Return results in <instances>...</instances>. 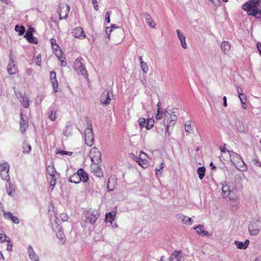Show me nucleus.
<instances>
[{
	"instance_id": "nucleus-1",
	"label": "nucleus",
	"mask_w": 261,
	"mask_h": 261,
	"mask_svg": "<svg viewBox=\"0 0 261 261\" xmlns=\"http://www.w3.org/2000/svg\"><path fill=\"white\" fill-rule=\"evenodd\" d=\"M242 9L246 11L248 15L256 18H260L261 16V0L248 1L243 5Z\"/></svg>"
},
{
	"instance_id": "nucleus-2",
	"label": "nucleus",
	"mask_w": 261,
	"mask_h": 261,
	"mask_svg": "<svg viewBox=\"0 0 261 261\" xmlns=\"http://www.w3.org/2000/svg\"><path fill=\"white\" fill-rule=\"evenodd\" d=\"M227 152L231 162L239 170L247 171V167L239 154L232 151L227 150Z\"/></svg>"
},
{
	"instance_id": "nucleus-3",
	"label": "nucleus",
	"mask_w": 261,
	"mask_h": 261,
	"mask_svg": "<svg viewBox=\"0 0 261 261\" xmlns=\"http://www.w3.org/2000/svg\"><path fill=\"white\" fill-rule=\"evenodd\" d=\"M222 196L223 198L227 199L229 201H235L237 196L234 192L231 190L229 186L226 183H222Z\"/></svg>"
},
{
	"instance_id": "nucleus-4",
	"label": "nucleus",
	"mask_w": 261,
	"mask_h": 261,
	"mask_svg": "<svg viewBox=\"0 0 261 261\" xmlns=\"http://www.w3.org/2000/svg\"><path fill=\"white\" fill-rule=\"evenodd\" d=\"M85 144L91 147L94 143V137L92 132V128L91 124H88L85 131Z\"/></svg>"
},
{
	"instance_id": "nucleus-5",
	"label": "nucleus",
	"mask_w": 261,
	"mask_h": 261,
	"mask_svg": "<svg viewBox=\"0 0 261 261\" xmlns=\"http://www.w3.org/2000/svg\"><path fill=\"white\" fill-rule=\"evenodd\" d=\"M9 169L10 165L8 163H0V176L3 180H6L7 181H9Z\"/></svg>"
},
{
	"instance_id": "nucleus-6",
	"label": "nucleus",
	"mask_w": 261,
	"mask_h": 261,
	"mask_svg": "<svg viewBox=\"0 0 261 261\" xmlns=\"http://www.w3.org/2000/svg\"><path fill=\"white\" fill-rule=\"evenodd\" d=\"M82 58H77L75 60L73 63V68L79 73H81L83 76L86 77L88 76L87 70L82 62Z\"/></svg>"
},
{
	"instance_id": "nucleus-7",
	"label": "nucleus",
	"mask_w": 261,
	"mask_h": 261,
	"mask_svg": "<svg viewBox=\"0 0 261 261\" xmlns=\"http://www.w3.org/2000/svg\"><path fill=\"white\" fill-rule=\"evenodd\" d=\"M260 228V221L257 219H253L250 222L248 229L251 235H256L258 233Z\"/></svg>"
},
{
	"instance_id": "nucleus-8",
	"label": "nucleus",
	"mask_w": 261,
	"mask_h": 261,
	"mask_svg": "<svg viewBox=\"0 0 261 261\" xmlns=\"http://www.w3.org/2000/svg\"><path fill=\"white\" fill-rule=\"evenodd\" d=\"M113 40L115 44H120L124 39V31L121 28L112 33Z\"/></svg>"
},
{
	"instance_id": "nucleus-9",
	"label": "nucleus",
	"mask_w": 261,
	"mask_h": 261,
	"mask_svg": "<svg viewBox=\"0 0 261 261\" xmlns=\"http://www.w3.org/2000/svg\"><path fill=\"white\" fill-rule=\"evenodd\" d=\"M101 153L96 147L92 148L89 153V157L92 163L98 164L101 160Z\"/></svg>"
},
{
	"instance_id": "nucleus-10",
	"label": "nucleus",
	"mask_w": 261,
	"mask_h": 261,
	"mask_svg": "<svg viewBox=\"0 0 261 261\" xmlns=\"http://www.w3.org/2000/svg\"><path fill=\"white\" fill-rule=\"evenodd\" d=\"M138 123L141 128H143L145 125V128L147 130L150 129L153 127L154 124V119L152 118H148L146 120L144 118L141 117L138 119Z\"/></svg>"
},
{
	"instance_id": "nucleus-11",
	"label": "nucleus",
	"mask_w": 261,
	"mask_h": 261,
	"mask_svg": "<svg viewBox=\"0 0 261 261\" xmlns=\"http://www.w3.org/2000/svg\"><path fill=\"white\" fill-rule=\"evenodd\" d=\"M84 216L85 217L84 222L85 223H89L92 225H94L98 219L97 214L91 211L85 212L84 213Z\"/></svg>"
},
{
	"instance_id": "nucleus-12",
	"label": "nucleus",
	"mask_w": 261,
	"mask_h": 261,
	"mask_svg": "<svg viewBox=\"0 0 261 261\" xmlns=\"http://www.w3.org/2000/svg\"><path fill=\"white\" fill-rule=\"evenodd\" d=\"M70 10V7L66 4H61L59 6V13L60 19H66Z\"/></svg>"
},
{
	"instance_id": "nucleus-13",
	"label": "nucleus",
	"mask_w": 261,
	"mask_h": 261,
	"mask_svg": "<svg viewBox=\"0 0 261 261\" xmlns=\"http://www.w3.org/2000/svg\"><path fill=\"white\" fill-rule=\"evenodd\" d=\"M146 157V154L142 151L140 153L139 156H135L134 160L139 164L140 166L144 168H145L148 166Z\"/></svg>"
},
{
	"instance_id": "nucleus-14",
	"label": "nucleus",
	"mask_w": 261,
	"mask_h": 261,
	"mask_svg": "<svg viewBox=\"0 0 261 261\" xmlns=\"http://www.w3.org/2000/svg\"><path fill=\"white\" fill-rule=\"evenodd\" d=\"M47 173L51 177V179L50 182V186L52 187V189L55 187L56 184V178L55 177V174L56 171L52 165H48L47 166Z\"/></svg>"
},
{
	"instance_id": "nucleus-15",
	"label": "nucleus",
	"mask_w": 261,
	"mask_h": 261,
	"mask_svg": "<svg viewBox=\"0 0 261 261\" xmlns=\"http://www.w3.org/2000/svg\"><path fill=\"white\" fill-rule=\"evenodd\" d=\"M160 261H163L162 256ZM168 261H184V258L182 255L181 251H175L172 253Z\"/></svg>"
},
{
	"instance_id": "nucleus-16",
	"label": "nucleus",
	"mask_w": 261,
	"mask_h": 261,
	"mask_svg": "<svg viewBox=\"0 0 261 261\" xmlns=\"http://www.w3.org/2000/svg\"><path fill=\"white\" fill-rule=\"evenodd\" d=\"M10 60L8 66V71L10 74H14L17 72V67L13 64L14 61L12 57V50L10 51V55L9 57Z\"/></svg>"
},
{
	"instance_id": "nucleus-17",
	"label": "nucleus",
	"mask_w": 261,
	"mask_h": 261,
	"mask_svg": "<svg viewBox=\"0 0 261 261\" xmlns=\"http://www.w3.org/2000/svg\"><path fill=\"white\" fill-rule=\"evenodd\" d=\"M176 218L178 221L181 222L182 223L186 225H191L193 223V221L191 218L185 216L181 214H177L176 216Z\"/></svg>"
},
{
	"instance_id": "nucleus-18",
	"label": "nucleus",
	"mask_w": 261,
	"mask_h": 261,
	"mask_svg": "<svg viewBox=\"0 0 261 261\" xmlns=\"http://www.w3.org/2000/svg\"><path fill=\"white\" fill-rule=\"evenodd\" d=\"M100 100L103 105H108L111 101V98L109 95V92L108 90H105L102 93Z\"/></svg>"
},
{
	"instance_id": "nucleus-19",
	"label": "nucleus",
	"mask_w": 261,
	"mask_h": 261,
	"mask_svg": "<svg viewBox=\"0 0 261 261\" xmlns=\"http://www.w3.org/2000/svg\"><path fill=\"white\" fill-rule=\"evenodd\" d=\"M28 127V119H24L22 113H20V130L22 133H24Z\"/></svg>"
},
{
	"instance_id": "nucleus-20",
	"label": "nucleus",
	"mask_w": 261,
	"mask_h": 261,
	"mask_svg": "<svg viewBox=\"0 0 261 261\" xmlns=\"http://www.w3.org/2000/svg\"><path fill=\"white\" fill-rule=\"evenodd\" d=\"M72 35L80 39H83L86 37L83 30L81 27H77L74 29L72 32Z\"/></svg>"
},
{
	"instance_id": "nucleus-21",
	"label": "nucleus",
	"mask_w": 261,
	"mask_h": 261,
	"mask_svg": "<svg viewBox=\"0 0 261 261\" xmlns=\"http://www.w3.org/2000/svg\"><path fill=\"white\" fill-rule=\"evenodd\" d=\"M176 33L177 35V37L180 42L181 45L182 47L184 49H187L188 46L186 41V36L185 34L182 33L179 30H176Z\"/></svg>"
},
{
	"instance_id": "nucleus-22",
	"label": "nucleus",
	"mask_w": 261,
	"mask_h": 261,
	"mask_svg": "<svg viewBox=\"0 0 261 261\" xmlns=\"http://www.w3.org/2000/svg\"><path fill=\"white\" fill-rule=\"evenodd\" d=\"M235 127L236 129L241 133H246L247 127L245 124L241 121H236L235 122Z\"/></svg>"
},
{
	"instance_id": "nucleus-23",
	"label": "nucleus",
	"mask_w": 261,
	"mask_h": 261,
	"mask_svg": "<svg viewBox=\"0 0 261 261\" xmlns=\"http://www.w3.org/2000/svg\"><path fill=\"white\" fill-rule=\"evenodd\" d=\"M17 97L19 99V101L22 106L25 108H28L29 107V98L26 96H19V94H16Z\"/></svg>"
},
{
	"instance_id": "nucleus-24",
	"label": "nucleus",
	"mask_w": 261,
	"mask_h": 261,
	"mask_svg": "<svg viewBox=\"0 0 261 261\" xmlns=\"http://www.w3.org/2000/svg\"><path fill=\"white\" fill-rule=\"evenodd\" d=\"M76 173L80 177V182H86L88 180V175L83 169H80Z\"/></svg>"
},
{
	"instance_id": "nucleus-25",
	"label": "nucleus",
	"mask_w": 261,
	"mask_h": 261,
	"mask_svg": "<svg viewBox=\"0 0 261 261\" xmlns=\"http://www.w3.org/2000/svg\"><path fill=\"white\" fill-rule=\"evenodd\" d=\"M164 115L165 116V119H166L167 121H169V123H171L172 122H175L176 120V116L175 115H172L166 109L164 110Z\"/></svg>"
},
{
	"instance_id": "nucleus-26",
	"label": "nucleus",
	"mask_w": 261,
	"mask_h": 261,
	"mask_svg": "<svg viewBox=\"0 0 261 261\" xmlns=\"http://www.w3.org/2000/svg\"><path fill=\"white\" fill-rule=\"evenodd\" d=\"M197 233L200 236L204 237L209 235V233L204 229V226L202 225H199L194 227Z\"/></svg>"
},
{
	"instance_id": "nucleus-27",
	"label": "nucleus",
	"mask_w": 261,
	"mask_h": 261,
	"mask_svg": "<svg viewBox=\"0 0 261 261\" xmlns=\"http://www.w3.org/2000/svg\"><path fill=\"white\" fill-rule=\"evenodd\" d=\"M55 50L56 51L55 54L58 57V59L60 61L61 65L62 66H65L66 65V62L65 61V58L62 55V51L58 49Z\"/></svg>"
},
{
	"instance_id": "nucleus-28",
	"label": "nucleus",
	"mask_w": 261,
	"mask_h": 261,
	"mask_svg": "<svg viewBox=\"0 0 261 261\" xmlns=\"http://www.w3.org/2000/svg\"><path fill=\"white\" fill-rule=\"evenodd\" d=\"M118 28H119V27L116 26V24H113L110 27H107L106 29V34L107 35V38L108 40V41L111 40V34L112 32L115 31V29L118 30Z\"/></svg>"
},
{
	"instance_id": "nucleus-29",
	"label": "nucleus",
	"mask_w": 261,
	"mask_h": 261,
	"mask_svg": "<svg viewBox=\"0 0 261 261\" xmlns=\"http://www.w3.org/2000/svg\"><path fill=\"white\" fill-rule=\"evenodd\" d=\"M221 48L224 54L228 55L230 49V44L227 41H223L221 43Z\"/></svg>"
},
{
	"instance_id": "nucleus-30",
	"label": "nucleus",
	"mask_w": 261,
	"mask_h": 261,
	"mask_svg": "<svg viewBox=\"0 0 261 261\" xmlns=\"http://www.w3.org/2000/svg\"><path fill=\"white\" fill-rule=\"evenodd\" d=\"M28 253L30 257L32 259H34L35 261H39V258L37 255L34 252L32 246H29L28 248Z\"/></svg>"
},
{
	"instance_id": "nucleus-31",
	"label": "nucleus",
	"mask_w": 261,
	"mask_h": 261,
	"mask_svg": "<svg viewBox=\"0 0 261 261\" xmlns=\"http://www.w3.org/2000/svg\"><path fill=\"white\" fill-rule=\"evenodd\" d=\"M22 152L24 153H29L31 150V146L27 141H24L22 143Z\"/></svg>"
},
{
	"instance_id": "nucleus-32",
	"label": "nucleus",
	"mask_w": 261,
	"mask_h": 261,
	"mask_svg": "<svg viewBox=\"0 0 261 261\" xmlns=\"http://www.w3.org/2000/svg\"><path fill=\"white\" fill-rule=\"evenodd\" d=\"M69 181L74 184H79L80 182V177L79 176L77 173H74L69 178Z\"/></svg>"
},
{
	"instance_id": "nucleus-33",
	"label": "nucleus",
	"mask_w": 261,
	"mask_h": 261,
	"mask_svg": "<svg viewBox=\"0 0 261 261\" xmlns=\"http://www.w3.org/2000/svg\"><path fill=\"white\" fill-rule=\"evenodd\" d=\"M205 168L204 167H199L197 169V174L199 175V177L200 179H202L204 175H205Z\"/></svg>"
},
{
	"instance_id": "nucleus-34",
	"label": "nucleus",
	"mask_w": 261,
	"mask_h": 261,
	"mask_svg": "<svg viewBox=\"0 0 261 261\" xmlns=\"http://www.w3.org/2000/svg\"><path fill=\"white\" fill-rule=\"evenodd\" d=\"M15 30L18 32V34L19 35H22L24 34L25 32V28L23 26H19L18 25H16L15 27Z\"/></svg>"
},
{
	"instance_id": "nucleus-35",
	"label": "nucleus",
	"mask_w": 261,
	"mask_h": 261,
	"mask_svg": "<svg viewBox=\"0 0 261 261\" xmlns=\"http://www.w3.org/2000/svg\"><path fill=\"white\" fill-rule=\"evenodd\" d=\"M185 130L188 134L192 133V130L193 129V126L192 125L191 123L189 122H187L185 124Z\"/></svg>"
},
{
	"instance_id": "nucleus-36",
	"label": "nucleus",
	"mask_w": 261,
	"mask_h": 261,
	"mask_svg": "<svg viewBox=\"0 0 261 261\" xmlns=\"http://www.w3.org/2000/svg\"><path fill=\"white\" fill-rule=\"evenodd\" d=\"M106 221L110 222L112 223V221L114 220V216L111 212H109L107 213L106 215L105 218Z\"/></svg>"
},
{
	"instance_id": "nucleus-37",
	"label": "nucleus",
	"mask_w": 261,
	"mask_h": 261,
	"mask_svg": "<svg viewBox=\"0 0 261 261\" xmlns=\"http://www.w3.org/2000/svg\"><path fill=\"white\" fill-rule=\"evenodd\" d=\"M141 68L142 71L145 73H146L148 71V66L147 63L145 62H142V63L141 64Z\"/></svg>"
},
{
	"instance_id": "nucleus-38",
	"label": "nucleus",
	"mask_w": 261,
	"mask_h": 261,
	"mask_svg": "<svg viewBox=\"0 0 261 261\" xmlns=\"http://www.w3.org/2000/svg\"><path fill=\"white\" fill-rule=\"evenodd\" d=\"M239 97L240 100V101L241 102V103H242V107L244 109H245L246 107L244 106L245 105L246 101V95L244 94H243L242 95H239Z\"/></svg>"
},
{
	"instance_id": "nucleus-39",
	"label": "nucleus",
	"mask_w": 261,
	"mask_h": 261,
	"mask_svg": "<svg viewBox=\"0 0 261 261\" xmlns=\"http://www.w3.org/2000/svg\"><path fill=\"white\" fill-rule=\"evenodd\" d=\"M58 229L59 230V232L57 234V236L60 240H61V241H63L64 238V236L63 232L61 229V227L58 228ZM62 243H63L64 242L62 241Z\"/></svg>"
},
{
	"instance_id": "nucleus-40",
	"label": "nucleus",
	"mask_w": 261,
	"mask_h": 261,
	"mask_svg": "<svg viewBox=\"0 0 261 261\" xmlns=\"http://www.w3.org/2000/svg\"><path fill=\"white\" fill-rule=\"evenodd\" d=\"M50 81H51V83H52L54 91L55 92H58V82H57L56 79L50 80Z\"/></svg>"
},
{
	"instance_id": "nucleus-41",
	"label": "nucleus",
	"mask_w": 261,
	"mask_h": 261,
	"mask_svg": "<svg viewBox=\"0 0 261 261\" xmlns=\"http://www.w3.org/2000/svg\"><path fill=\"white\" fill-rule=\"evenodd\" d=\"M163 115V111L162 109H157V113L155 116V118L157 120H160L162 118Z\"/></svg>"
},
{
	"instance_id": "nucleus-42",
	"label": "nucleus",
	"mask_w": 261,
	"mask_h": 261,
	"mask_svg": "<svg viewBox=\"0 0 261 261\" xmlns=\"http://www.w3.org/2000/svg\"><path fill=\"white\" fill-rule=\"evenodd\" d=\"M7 236L4 233H0V243H4V242H7L9 243L10 240H7Z\"/></svg>"
},
{
	"instance_id": "nucleus-43",
	"label": "nucleus",
	"mask_w": 261,
	"mask_h": 261,
	"mask_svg": "<svg viewBox=\"0 0 261 261\" xmlns=\"http://www.w3.org/2000/svg\"><path fill=\"white\" fill-rule=\"evenodd\" d=\"M163 168H164V163H162L160 165V169H158V168L155 169V174H156V176H158V175L161 176L162 175V173H163L162 169Z\"/></svg>"
},
{
	"instance_id": "nucleus-44",
	"label": "nucleus",
	"mask_w": 261,
	"mask_h": 261,
	"mask_svg": "<svg viewBox=\"0 0 261 261\" xmlns=\"http://www.w3.org/2000/svg\"><path fill=\"white\" fill-rule=\"evenodd\" d=\"M4 212V218L6 219H11L12 217L13 216V214L11 212H6L4 210L3 211Z\"/></svg>"
},
{
	"instance_id": "nucleus-45",
	"label": "nucleus",
	"mask_w": 261,
	"mask_h": 261,
	"mask_svg": "<svg viewBox=\"0 0 261 261\" xmlns=\"http://www.w3.org/2000/svg\"><path fill=\"white\" fill-rule=\"evenodd\" d=\"M50 43L52 45V47L54 50H57L59 48L58 45L57 44L56 39L52 38L50 39Z\"/></svg>"
},
{
	"instance_id": "nucleus-46",
	"label": "nucleus",
	"mask_w": 261,
	"mask_h": 261,
	"mask_svg": "<svg viewBox=\"0 0 261 261\" xmlns=\"http://www.w3.org/2000/svg\"><path fill=\"white\" fill-rule=\"evenodd\" d=\"M71 127L68 126L66 127V129L64 130L63 134L66 136H68L71 134Z\"/></svg>"
},
{
	"instance_id": "nucleus-47",
	"label": "nucleus",
	"mask_w": 261,
	"mask_h": 261,
	"mask_svg": "<svg viewBox=\"0 0 261 261\" xmlns=\"http://www.w3.org/2000/svg\"><path fill=\"white\" fill-rule=\"evenodd\" d=\"M49 118L51 121H55L57 118L56 112L55 111H51L49 115Z\"/></svg>"
},
{
	"instance_id": "nucleus-48",
	"label": "nucleus",
	"mask_w": 261,
	"mask_h": 261,
	"mask_svg": "<svg viewBox=\"0 0 261 261\" xmlns=\"http://www.w3.org/2000/svg\"><path fill=\"white\" fill-rule=\"evenodd\" d=\"M60 218L63 222H66L68 220V216L65 213L61 214Z\"/></svg>"
},
{
	"instance_id": "nucleus-49",
	"label": "nucleus",
	"mask_w": 261,
	"mask_h": 261,
	"mask_svg": "<svg viewBox=\"0 0 261 261\" xmlns=\"http://www.w3.org/2000/svg\"><path fill=\"white\" fill-rule=\"evenodd\" d=\"M41 63V55H38L35 59V63L37 65L40 66Z\"/></svg>"
},
{
	"instance_id": "nucleus-50",
	"label": "nucleus",
	"mask_w": 261,
	"mask_h": 261,
	"mask_svg": "<svg viewBox=\"0 0 261 261\" xmlns=\"http://www.w3.org/2000/svg\"><path fill=\"white\" fill-rule=\"evenodd\" d=\"M212 4L213 5L214 7L217 8L218 6H219L220 4V2L219 0H210Z\"/></svg>"
},
{
	"instance_id": "nucleus-51",
	"label": "nucleus",
	"mask_w": 261,
	"mask_h": 261,
	"mask_svg": "<svg viewBox=\"0 0 261 261\" xmlns=\"http://www.w3.org/2000/svg\"><path fill=\"white\" fill-rule=\"evenodd\" d=\"M94 172L96 174L97 176H101L102 175L101 170L98 168L96 167L95 170H94Z\"/></svg>"
},
{
	"instance_id": "nucleus-52",
	"label": "nucleus",
	"mask_w": 261,
	"mask_h": 261,
	"mask_svg": "<svg viewBox=\"0 0 261 261\" xmlns=\"http://www.w3.org/2000/svg\"><path fill=\"white\" fill-rule=\"evenodd\" d=\"M11 220L14 223L16 224H19L20 222L19 219L17 217H15L14 216H13L12 217Z\"/></svg>"
},
{
	"instance_id": "nucleus-53",
	"label": "nucleus",
	"mask_w": 261,
	"mask_h": 261,
	"mask_svg": "<svg viewBox=\"0 0 261 261\" xmlns=\"http://www.w3.org/2000/svg\"><path fill=\"white\" fill-rule=\"evenodd\" d=\"M33 34L31 32H27L24 35V37H25L27 40H30L31 38H32Z\"/></svg>"
},
{
	"instance_id": "nucleus-54",
	"label": "nucleus",
	"mask_w": 261,
	"mask_h": 261,
	"mask_svg": "<svg viewBox=\"0 0 261 261\" xmlns=\"http://www.w3.org/2000/svg\"><path fill=\"white\" fill-rule=\"evenodd\" d=\"M9 189L8 188H7V192L9 196H12V192L13 191V190L12 189H11V185H10V183L9 184Z\"/></svg>"
},
{
	"instance_id": "nucleus-55",
	"label": "nucleus",
	"mask_w": 261,
	"mask_h": 261,
	"mask_svg": "<svg viewBox=\"0 0 261 261\" xmlns=\"http://www.w3.org/2000/svg\"><path fill=\"white\" fill-rule=\"evenodd\" d=\"M111 14V12H107V13L106 14V21L108 23L110 22V15Z\"/></svg>"
},
{
	"instance_id": "nucleus-56",
	"label": "nucleus",
	"mask_w": 261,
	"mask_h": 261,
	"mask_svg": "<svg viewBox=\"0 0 261 261\" xmlns=\"http://www.w3.org/2000/svg\"><path fill=\"white\" fill-rule=\"evenodd\" d=\"M58 153L61 154H65V155H71L72 154V152L70 151H66L64 150H61L58 152Z\"/></svg>"
},
{
	"instance_id": "nucleus-57",
	"label": "nucleus",
	"mask_w": 261,
	"mask_h": 261,
	"mask_svg": "<svg viewBox=\"0 0 261 261\" xmlns=\"http://www.w3.org/2000/svg\"><path fill=\"white\" fill-rule=\"evenodd\" d=\"M144 16L145 19L146 20V23L148 22V21H149L151 20H152L150 15L147 14V13H145L144 14Z\"/></svg>"
},
{
	"instance_id": "nucleus-58",
	"label": "nucleus",
	"mask_w": 261,
	"mask_h": 261,
	"mask_svg": "<svg viewBox=\"0 0 261 261\" xmlns=\"http://www.w3.org/2000/svg\"><path fill=\"white\" fill-rule=\"evenodd\" d=\"M94 8L96 11L98 10V3L96 0H92Z\"/></svg>"
},
{
	"instance_id": "nucleus-59",
	"label": "nucleus",
	"mask_w": 261,
	"mask_h": 261,
	"mask_svg": "<svg viewBox=\"0 0 261 261\" xmlns=\"http://www.w3.org/2000/svg\"><path fill=\"white\" fill-rule=\"evenodd\" d=\"M28 41L30 43H34V44H37L38 43L37 39L34 36H33L32 38H31L30 39V40H28Z\"/></svg>"
},
{
	"instance_id": "nucleus-60",
	"label": "nucleus",
	"mask_w": 261,
	"mask_h": 261,
	"mask_svg": "<svg viewBox=\"0 0 261 261\" xmlns=\"http://www.w3.org/2000/svg\"><path fill=\"white\" fill-rule=\"evenodd\" d=\"M151 28H154L155 27V23L154 21L152 20H151L150 21H148V22L147 23Z\"/></svg>"
},
{
	"instance_id": "nucleus-61",
	"label": "nucleus",
	"mask_w": 261,
	"mask_h": 261,
	"mask_svg": "<svg viewBox=\"0 0 261 261\" xmlns=\"http://www.w3.org/2000/svg\"><path fill=\"white\" fill-rule=\"evenodd\" d=\"M50 80L56 79V75L55 72L51 71L50 72Z\"/></svg>"
},
{
	"instance_id": "nucleus-62",
	"label": "nucleus",
	"mask_w": 261,
	"mask_h": 261,
	"mask_svg": "<svg viewBox=\"0 0 261 261\" xmlns=\"http://www.w3.org/2000/svg\"><path fill=\"white\" fill-rule=\"evenodd\" d=\"M32 72H33V70L31 68L27 69L25 70V73L28 75H31Z\"/></svg>"
},
{
	"instance_id": "nucleus-63",
	"label": "nucleus",
	"mask_w": 261,
	"mask_h": 261,
	"mask_svg": "<svg viewBox=\"0 0 261 261\" xmlns=\"http://www.w3.org/2000/svg\"><path fill=\"white\" fill-rule=\"evenodd\" d=\"M253 162L255 163V164L256 166L261 167V163L258 160L255 159L253 160Z\"/></svg>"
},
{
	"instance_id": "nucleus-64",
	"label": "nucleus",
	"mask_w": 261,
	"mask_h": 261,
	"mask_svg": "<svg viewBox=\"0 0 261 261\" xmlns=\"http://www.w3.org/2000/svg\"><path fill=\"white\" fill-rule=\"evenodd\" d=\"M223 106L224 107H226L227 106V98L226 96H223Z\"/></svg>"
}]
</instances>
